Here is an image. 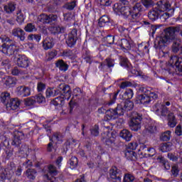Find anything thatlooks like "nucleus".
<instances>
[{
  "label": "nucleus",
  "instance_id": "13d9d810",
  "mask_svg": "<svg viewBox=\"0 0 182 182\" xmlns=\"http://www.w3.org/2000/svg\"><path fill=\"white\" fill-rule=\"evenodd\" d=\"M178 171H179L178 166L177 165L172 166L171 173L173 176H174L175 177H177V176H178Z\"/></svg>",
  "mask_w": 182,
  "mask_h": 182
},
{
  "label": "nucleus",
  "instance_id": "4d7b16f0",
  "mask_svg": "<svg viewBox=\"0 0 182 182\" xmlns=\"http://www.w3.org/2000/svg\"><path fill=\"white\" fill-rule=\"evenodd\" d=\"M58 55V52L56 50H52L48 53V60H52V59H54V58H56V55Z\"/></svg>",
  "mask_w": 182,
  "mask_h": 182
},
{
  "label": "nucleus",
  "instance_id": "ddd939ff",
  "mask_svg": "<svg viewBox=\"0 0 182 182\" xmlns=\"http://www.w3.org/2000/svg\"><path fill=\"white\" fill-rule=\"evenodd\" d=\"M31 61H29V58L25 55H21L16 58V65L18 68H26L29 66Z\"/></svg>",
  "mask_w": 182,
  "mask_h": 182
},
{
  "label": "nucleus",
  "instance_id": "603ef678",
  "mask_svg": "<svg viewBox=\"0 0 182 182\" xmlns=\"http://www.w3.org/2000/svg\"><path fill=\"white\" fill-rule=\"evenodd\" d=\"M73 55V53L70 50H65L63 52L62 56L63 58H72V55Z\"/></svg>",
  "mask_w": 182,
  "mask_h": 182
},
{
  "label": "nucleus",
  "instance_id": "9b49d317",
  "mask_svg": "<svg viewBox=\"0 0 182 182\" xmlns=\"http://www.w3.org/2000/svg\"><path fill=\"white\" fill-rule=\"evenodd\" d=\"M110 182H122V176L119 174V169L114 166L109 170Z\"/></svg>",
  "mask_w": 182,
  "mask_h": 182
},
{
  "label": "nucleus",
  "instance_id": "c03bdc74",
  "mask_svg": "<svg viewBox=\"0 0 182 182\" xmlns=\"http://www.w3.org/2000/svg\"><path fill=\"white\" fill-rule=\"evenodd\" d=\"M1 65L3 66V68H5L6 70V69H11V67L12 66L11 61L8 58H4L1 60Z\"/></svg>",
  "mask_w": 182,
  "mask_h": 182
},
{
  "label": "nucleus",
  "instance_id": "5fc2aeb1",
  "mask_svg": "<svg viewBox=\"0 0 182 182\" xmlns=\"http://www.w3.org/2000/svg\"><path fill=\"white\" fill-rule=\"evenodd\" d=\"M46 89V85L43 82H38L37 85V90L38 92H43V90H45Z\"/></svg>",
  "mask_w": 182,
  "mask_h": 182
},
{
  "label": "nucleus",
  "instance_id": "f8f14e48",
  "mask_svg": "<svg viewBox=\"0 0 182 182\" xmlns=\"http://www.w3.org/2000/svg\"><path fill=\"white\" fill-rule=\"evenodd\" d=\"M50 143L48 144L47 150L48 151H52L53 150V142L54 143H61L62 141V136L60 134L55 133L53 134L52 138H50Z\"/></svg>",
  "mask_w": 182,
  "mask_h": 182
},
{
  "label": "nucleus",
  "instance_id": "4468645a",
  "mask_svg": "<svg viewBox=\"0 0 182 182\" xmlns=\"http://www.w3.org/2000/svg\"><path fill=\"white\" fill-rule=\"evenodd\" d=\"M1 83L5 85L6 87H14L16 85V79L9 76L2 77Z\"/></svg>",
  "mask_w": 182,
  "mask_h": 182
},
{
  "label": "nucleus",
  "instance_id": "412c9836",
  "mask_svg": "<svg viewBox=\"0 0 182 182\" xmlns=\"http://www.w3.org/2000/svg\"><path fill=\"white\" fill-rule=\"evenodd\" d=\"M118 106H122V109H124L123 114H124V112H129V110L133 109V107H134V104L130 100H126L125 102L118 105Z\"/></svg>",
  "mask_w": 182,
  "mask_h": 182
},
{
  "label": "nucleus",
  "instance_id": "58836bf2",
  "mask_svg": "<svg viewBox=\"0 0 182 182\" xmlns=\"http://www.w3.org/2000/svg\"><path fill=\"white\" fill-rule=\"evenodd\" d=\"M77 158H76L75 156L71 157V159L68 161V164H70V168H71V170H73V168H76V167H77Z\"/></svg>",
  "mask_w": 182,
  "mask_h": 182
},
{
  "label": "nucleus",
  "instance_id": "3c124183",
  "mask_svg": "<svg viewBox=\"0 0 182 182\" xmlns=\"http://www.w3.org/2000/svg\"><path fill=\"white\" fill-rule=\"evenodd\" d=\"M104 41H105V42H107V43L109 45H112L114 42V36L110 35L107 36V37L104 38Z\"/></svg>",
  "mask_w": 182,
  "mask_h": 182
},
{
  "label": "nucleus",
  "instance_id": "423d86ee",
  "mask_svg": "<svg viewBox=\"0 0 182 182\" xmlns=\"http://www.w3.org/2000/svg\"><path fill=\"white\" fill-rule=\"evenodd\" d=\"M123 107L122 105H117L116 109H109L106 112V117L108 120H114L117 119L119 116H123Z\"/></svg>",
  "mask_w": 182,
  "mask_h": 182
},
{
  "label": "nucleus",
  "instance_id": "e2e57ef3",
  "mask_svg": "<svg viewBox=\"0 0 182 182\" xmlns=\"http://www.w3.org/2000/svg\"><path fill=\"white\" fill-rule=\"evenodd\" d=\"M48 21H49V23H50V22H55L58 21V16L55 14L48 15Z\"/></svg>",
  "mask_w": 182,
  "mask_h": 182
},
{
  "label": "nucleus",
  "instance_id": "393cba45",
  "mask_svg": "<svg viewBox=\"0 0 182 182\" xmlns=\"http://www.w3.org/2000/svg\"><path fill=\"white\" fill-rule=\"evenodd\" d=\"M117 45H119L122 49H124L125 50H129L131 48L130 42H129L128 40L125 38L118 41Z\"/></svg>",
  "mask_w": 182,
  "mask_h": 182
},
{
  "label": "nucleus",
  "instance_id": "79ce46f5",
  "mask_svg": "<svg viewBox=\"0 0 182 182\" xmlns=\"http://www.w3.org/2000/svg\"><path fill=\"white\" fill-rule=\"evenodd\" d=\"M138 50L139 52V55H143L144 52H149V50H147V45L146 43H142L141 44L138 45Z\"/></svg>",
  "mask_w": 182,
  "mask_h": 182
},
{
  "label": "nucleus",
  "instance_id": "cd10ccee",
  "mask_svg": "<svg viewBox=\"0 0 182 182\" xmlns=\"http://www.w3.org/2000/svg\"><path fill=\"white\" fill-rule=\"evenodd\" d=\"M46 97H55L59 95V89L48 88L46 91Z\"/></svg>",
  "mask_w": 182,
  "mask_h": 182
},
{
  "label": "nucleus",
  "instance_id": "680f3d73",
  "mask_svg": "<svg viewBox=\"0 0 182 182\" xmlns=\"http://www.w3.org/2000/svg\"><path fill=\"white\" fill-rule=\"evenodd\" d=\"M75 6H76V1H72L66 4L67 9H70V11H72V9H75Z\"/></svg>",
  "mask_w": 182,
  "mask_h": 182
},
{
  "label": "nucleus",
  "instance_id": "a211bd4d",
  "mask_svg": "<svg viewBox=\"0 0 182 182\" xmlns=\"http://www.w3.org/2000/svg\"><path fill=\"white\" fill-rule=\"evenodd\" d=\"M156 8L158 9L159 12L161 14V12L170 11V9H170L171 8V4L167 2L159 1Z\"/></svg>",
  "mask_w": 182,
  "mask_h": 182
},
{
  "label": "nucleus",
  "instance_id": "c756f323",
  "mask_svg": "<svg viewBox=\"0 0 182 182\" xmlns=\"http://www.w3.org/2000/svg\"><path fill=\"white\" fill-rule=\"evenodd\" d=\"M145 130L149 133H156V124L153 121L149 122L145 125Z\"/></svg>",
  "mask_w": 182,
  "mask_h": 182
},
{
  "label": "nucleus",
  "instance_id": "a19ab883",
  "mask_svg": "<svg viewBox=\"0 0 182 182\" xmlns=\"http://www.w3.org/2000/svg\"><path fill=\"white\" fill-rule=\"evenodd\" d=\"M38 21L42 23H49V15L43 14L38 17Z\"/></svg>",
  "mask_w": 182,
  "mask_h": 182
},
{
  "label": "nucleus",
  "instance_id": "39448f33",
  "mask_svg": "<svg viewBox=\"0 0 182 182\" xmlns=\"http://www.w3.org/2000/svg\"><path fill=\"white\" fill-rule=\"evenodd\" d=\"M166 106H170V102H166L165 104L158 102L152 107V110L158 116L166 117L167 114H168V109Z\"/></svg>",
  "mask_w": 182,
  "mask_h": 182
},
{
  "label": "nucleus",
  "instance_id": "4be33fe9",
  "mask_svg": "<svg viewBox=\"0 0 182 182\" xmlns=\"http://www.w3.org/2000/svg\"><path fill=\"white\" fill-rule=\"evenodd\" d=\"M21 105V101L18 98L11 100L9 102L6 104V107H10L11 110H16Z\"/></svg>",
  "mask_w": 182,
  "mask_h": 182
},
{
  "label": "nucleus",
  "instance_id": "a878e982",
  "mask_svg": "<svg viewBox=\"0 0 182 182\" xmlns=\"http://www.w3.org/2000/svg\"><path fill=\"white\" fill-rule=\"evenodd\" d=\"M160 15V11H159L156 7H155L152 11L149 13L148 17L149 18V19H151V21H156V19H158Z\"/></svg>",
  "mask_w": 182,
  "mask_h": 182
},
{
  "label": "nucleus",
  "instance_id": "0e129e2a",
  "mask_svg": "<svg viewBox=\"0 0 182 182\" xmlns=\"http://www.w3.org/2000/svg\"><path fill=\"white\" fill-rule=\"evenodd\" d=\"M36 101H35V97L33 98H28L26 100V105L27 106H32V105H35Z\"/></svg>",
  "mask_w": 182,
  "mask_h": 182
},
{
  "label": "nucleus",
  "instance_id": "7c9ffc66",
  "mask_svg": "<svg viewBox=\"0 0 182 182\" xmlns=\"http://www.w3.org/2000/svg\"><path fill=\"white\" fill-rule=\"evenodd\" d=\"M168 124L170 127H176L177 124V121H176V117L173 113L168 114Z\"/></svg>",
  "mask_w": 182,
  "mask_h": 182
},
{
  "label": "nucleus",
  "instance_id": "09e8293b",
  "mask_svg": "<svg viewBox=\"0 0 182 182\" xmlns=\"http://www.w3.org/2000/svg\"><path fill=\"white\" fill-rule=\"evenodd\" d=\"M35 102L36 103H45L46 102V99L45 97H43V95L39 94L38 95H36L34 97Z\"/></svg>",
  "mask_w": 182,
  "mask_h": 182
},
{
  "label": "nucleus",
  "instance_id": "c9c22d12",
  "mask_svg": "<svg viewBox=\"0 0 182 182\" xmlns=\"http://www.w3.org/2000/svg\"><path fill=\"white\" fill-rule=\"evenodd\" d=\"M50 31L52 33L54 34L62 33V32L65 31V28L63 27H60V26H53L50 27Z\"/></svg>",
  "mask_w": 182,
  "mask_h": 182
},
{
  "label": "nucleus",
  "instance_id": "bb28decb",
  "mask_svg": "<svg viewBox=\"0 0 182 182\" xmlns=\"http://www.w3.org/2000/svg\"><path fill=\"white\" fill-rule=\"evenodd\" d=\"M173 149V144L171 142L164 143L161 144L159 150L162 153H166V151H170Z\"/></svg>",
  "mask_w": 182,
  "mask_h": 182
},
{
  "label": "nucleus",
  "instance_id": "72a5a7b5",
  "mask_svg": "<svg viewBox=\"0 0 182 182\" xmlns=\"http://www.w3.org/2000/svg\"><path fill=\"white\" fill-rule=\"evenodd\" d=\"M24 31L26 32L32 33V32H36V31H38V28H36V26H35L34 23H28L24 27Z\"/></svg>",
  "mask_w": 182,
  "mask_h": 182
},
{
  "label": "nucleus",
  "instance_id": "c85d7f7f",
  "mask_svg": "<svg viewBox=\"0 0 182 182\" xmlns=\"http://www.w3.org/2000/svg\"><path fill=\"white\" fill-rule=\"evenodd\" d=\"M124 156L127 160L134 161L136 160V153L132 149H126L124 151Z\"/></svg>",
  "mask_w": 182,
  "mask_h": 182
},
{
  "label": "nucleus",
  "instance_id": "774afa93",
  "mask_svg": "<svg viewBox=\"0 0 182 182\" xmlns=\"http://www.w3.org/2000/svg\"><path fill=\"white\" fill-rule=\"evenodd\" d=\"M92 136H99V127L95 126L94 129H91Z\"/></svg>",
  "mask_w": 182,
  "mask_h": 182
},
{
  "label": "nucleus",
  "instance_id": "338daca9",
  "mask_svg": "<svg viewBox=\"0 0 182 182\" xmlns=\"http://www.w3.org/2000/svg\"><path fill=\"white\" fill-rule=\"evenodd\" d=\"M131 73H132V76H135V77L140 76V75H141V72L136 70V68H132L131 70Z\"/></svg>",
  "mask_w": 182,
  "mask_h": 182
},
{
  "label": "nucleus",
  "instance_id": "0eeeda50",
  "mask_svg": "<svg viewBox=\"0 0 182 182\" xmlns=\"http://www.w3.org/2000/svg\"><path fill=\"white\" fill-rule=\"evenodd\" d=\"M109 127L105 128V131L102 134V141L106 143L107 146H112L116 140V133L109 132Z\"/></svg>",
  "mask_w": 182,
  "mask_h": 182
},
{
  "label": "nucleus",
  "instance_id": "7ed1b4c3",
  "mask_svg": "<svg viewBox=\"0 0 182 182\" xmlns=\"http://www.w3.org/2000/svg\"><path fill=\"white\" fill-rule=\"evenodd\" d=\"M59 90V95L58 97L55 98L54 103L55 106H58V105H62L65 100H69L70 96L72 95V92L70 91V87L69 85H65L61 84L58 87Z\"/></svg>",
  "mask_w": 182,
  "mask_h": 182
},
{
  "label": "nucleus",
  "instance_id": "052dcab7",
  "mask_svg": "<svg viewBox=\"0 0 182 182\" xmlns=\"http://www.w3.org/2000/svg\"><path fill=\"white\" fill-rule=\"evenodd\" d=\"M138 146L139 145L137 144V143H136V142H131L130 144H129L128 149H127L132 150V151H133V150H136V149H137Z\"/></svg>",
  "mask_w": 182,
  "mask_h": 182
},
{
  "label": "nucleus",
  "instance_id": "aec40b11",
  "mask_svg": "<svg viewBox=\"0 0 182 182\" xmlns=\"http://www.w3.org/2000/svg\"><path fill=\"white\" fill-rule=\"evenodd\" d=\"M181 62H182L181 58H179L178 56H176V55H173L171 57L168 61V65H170V66H172V68H178Z\"/></svg>",
  "mask_w": 182,
  "mask_h": 182
},
{
  "label": "nucleus",
  "instance_id": "6ab92c4d",
  "mask_svg": "<svg viewBox=\"0 0 182 182\" xmlns=\"http://www.w3.org/2000/svg\"><path fill=\"white\" fill-rule=\"evenodd\" d=\"M55 46V41L53 38L50 37H46L43 41V48L45 50H48V49H52Z\"/></svg>",
  "mask_w": 182,
  "mask_h": 182
},
{
  "label": "nucleus",
  "instance_id": "8fccbe9b",
  "mask_svg": "<svg viewBox=\"0 0 182 182\" xmlns=\"http://www.w3.org/2000/svg\"><path fill=\"white\" fill-rule=\"evenodd\" d=\"M134 181V176L130 173H126L124 176V182Z\"/></svg>",
  "mask_w": 182,
  "mask_h": 182
},
{
  "label": "nucleus",
  "instance_id": "49530a36",
  "mask_svg": "<svg viewBox=\"0 0 182 182\" xmlns=\"http://www.w3.org/2000/svg\"><path fill=\"white\" fill-rule=\"evenodd\" d=\"M28 41H36V42H41L42 37L39 34H31L28 36Z\"/></svg>",
  "mask_w": 182,
  "mask_h": 182
},
{
  "label": "nucleus",
  "instance_id": "2f4dec72",
  "mask_svg": "<svg viewBox=\"0 0 182 182\" xmlns=\"http://www.w3.org/2000/svg\"><path fill=\"white\" fill-rule=\"evenodd\" d=\"M134 95V93L133 92V90L128 89L126 90L123 95H120V99H125V100H128V99H132Z\"/></svg>",
  "mask_w": 182,
  "mask_h": 182
},
{
  "label": "nucleus",
  "instance_id": "b1692460",
  "mask_svg": "<svg viewBox=\"0 0 182 182\" xmlns=\"http://www.w3.org/2000/svg\"><path fill=\"white\" fill-rule=\"evenodd\" d=\"M4 9L6 14H12L16 9V4L14 2H9L4 6Z\"/></svg>",
  "mask_w": 182,
  "mask_h": 182
},
{
  "label": "nucleus",
  "instance_id": "37998d69",
  "mask_svg": "<svg viewBox=\"0 0 182 182\" xmlns=\"http://www.w3.org/2000/svg\"><path fill=\"white\" fill-rule=\"evenodd\" d=\"M161 18L166 20L168 19L171 16L174 15V9H171L170 10L167 11L166 12L164 13L163 14H160Z\"/></svg>",
  "mask_w": 182,
  "mask_h": 182
},
{
  "label": "nucleus",
  "instance_id": "f03ea898",
  "mask_svg": "<svg viewBox=\"0 0 182 182\" xmlns=\"http://www.w3.org/2000/svg\"><path fill=\"white\" fill-rule=\"evenodd\" d=\"M139 92L144 94L137 97L138 103L144 105L145 106H147V105L150 103L151 99H157V97H159V95H157L156 92L150 91V90L144 87H140Z\"/></svg>",
  "mask_w": 182,
  "mask_h": 182
},
{
  "label": "nucleus",
  "instance_id": "a18cd8bd",
  "mask_svg": "<svg viewBox=\"0 0 182 182\" xmlns=\"http://www.w3.org/2000/svg\"><path fill=\"white\" fill-rule=\"evenodd\" d=\"M1 100L3 103H5V102H8L9 99H11V94L8 92H2L0 95Z\"/></svg>",
  "mask_w": 182,
  "mask_h": 182
},
{
  "label": "nucleus",
  "instance_id": "1a4fd4ad",
  "mask_svg": "<svg viewBox=\"0 0 182 182\" xmlns=\"http://www.w3.org/2000/svg\"><path fill=\"white\" fill-rule=\"evenodd\" d=\"M48 174L44 176V180L46 182H55L56 181V178L55 176L58 174V170L53 165H50L48 167Z\"/></svg>",
  "mask_w": 182,
  "mask_h": 182
},
{
  "label": "nucleus",
  "instance_id": "5701e85b",
  "mask_svg": "<svg viewBox=\"0 0 182 182\" xmlns=\"http://www.w3.org/2000/svg\"><path fill=\"white\" fill-rule=\"evenodd\" d=\"M119 136L126 141H130L133 137L132 132L127 129H122L119 133Z\"/></svg>",
  "mask_w": 182,
  "mask_h": 182
},
{
  "label": "nucleus",
  "instance_id": "864d4df0",
  "mask_svg": "<svg viewBox=\"0 0 182 182\" xmlns=\"http://www.w3.org/2000/svg\"><path fill=\"white\" fill-rule=\"evenodd\" d=\"M141 4L145 6V8H150L153 5L151 0H141Z\"/></svg>",
  "mask_w": 182,
  "mask_h": 182
},
{
  "label": "nucleus",
  "instance_id": "473e14b6",
  "mask_svg": "<svg viewBox=\"0 0 182 182\" xmlns=\"http://www.w3.org/2000/svg\"><path fill=\"white\" fill-rule=\"evenodd\" d=\"M56 67L60 69V70H63V72H66L68 70V66L63 60H59L56 63Z\"/></svg>",
  "mask_w": 182,
  "mask_h": 182
},
{
  "label": "nucleus",
  "instance_id": "bf43d9fd",
  "mask_svg": "<svg viewBox=\"0 0 182 182\" xmlns=\"http://www.w3.org/2000/svg\"><path fill=\"white\" fill-rule=\"evenodd\" d=\"M159 160H160V161H161L163 163L164 167L166 170H170V164H168V162L164 161V157H159Z\"/></svg>",
  "mask_w": 182,
  "mask_h": 182
},
{
  "label": "nucleus",
  "instance_id": "e433bc0d",
  "mask_svg": "<svg viewBox=\"0 0 182 182\" xmlns=\"http://www.w3.org/2000/svg\"><path fill=\"white\" fill-rule=\"evenodd\" d=\"M26 176L29 178V180H35V177H36V171L34 169H28L26 173Z\"/></svg>",
  "mask_w": 182,
  "mask_h": 182
},
{
  "label": "nucleus",
  "instance_id": "dca6fc26",
  "mask_svg": "<svg viewBox=\"0 0 182 182\" xmlns=\"http://www.w3.org/2000/svg\"><path fill=\"white\" fill-rule=\"evenodd\" d=\"M22 139H23V133L21 132H14L13 141L11 142L12 146L18 147L22 143Z\"/></svg>",
  "mask_w": 182,
  "mask_h": 182
},
{
  "label": "nucleus",
  "instance_id": "6e6d98bb",
  "mask_svg": "<svg viewBox=\"0 0 182 182\" xmlns=\"http://www.w3.org/2000/svg\"><path fill=\"white\" fill-rule=\"evenodd\" d=\"M132 82L129 81L122 82L119 85L120 89H126V87H130Z\"/></svg>",
  "mask_w": 182,
  "mask_h": 182
},
{
  "label": "nucleus",
  "instance_id": "ea45409f",
  "mask_svg": "<svg viewBox=\"0 0 182 182\" xmlns=\"http://www.w3.org/2000/svg\"><path fill=\"white\" fill-rule=\"evenodd\" d=\"M109 17H107V16H102L98 22V25L99 26H100V28H103V26H105L106 23H109Z\"/></svg>",
  "mask_w": 182,
  "mask_h": 182
},
{
  "label": "nucleus",
  "instance_id": "9d476101",
  "mask_svg": "<svg viewBox=\"0 0 182 182\" xmlns=\"http://www.w3.org/2000/svg\"><path fill=\"white\" fill-rule=\"evenodd\" d=\"M18 51V48L16 45L11 43V41L6 43V46L3 48V50L1 51L5 55H14L15 52Z\"/></svg>",
  "mask_w": 182,
  "mask_h": 182
},
{
  "label": "nucleus",
  "instance_id": "de8ad7c7",
  "mask_svg": "<svg viewBox=\"0 0 182 182\" xmlns=\"http://www.w3.org/2000/svg\"><path fill=\"white\" fill-rule=\"evenodd\" d=\"M25 21V16H23V14H22V11H19L17 13V18L16 21L18 23H22Z\"/></svg>",
  "mask_w": 182,
  "mask_h": 182
},
{
  "label": "nucleus",
  "instance_id": "69168bd1",
  "mask_svg": "<svg viewBox=\"0 0 182 182\" xmlns=\"http://www.w3.org/2000/svg\"><path fill=\"white\" fill-rule=\"evenodd\" d=\"M127 62H129V60H127V58L120 57V65H121V66H126L127 65Z\"/></svg>",
  "mask_w": 182,
  "mask_h": 182
},
{
  "label": "nucleus",
  "instance_id": "4c0bfd02",
  "mask_svg": "<svg viewBox=\"0 0 182 182\" xmlns=\"http://www.w3.org/2000/svg\"><path fill=\"white\" fill-rule=\"evenodd\" d=\"M171 137V132L166 131L165 132H163L161 134L160 136V139L162 140V141H168Z\"/></svg>",
  "mask_w": 182,
  "mask_h": 182
},
{
  "label": "nucleus",
  "instance_id": "f704fd0d",
  "mask_svg": "<svg viewBox=\"0 0 182 182\" xmlns=\"http://www.w3.org/2000/svg\"><path fill=\"white\" fill-rule=\"evenodd\" d=\"M11 39L9 38L4 36L2 37H0V50L2 52L4 50V48H5V46L9 42Z\"/></svg>",
  "mask_w": 182,
  "mask_h": 182
},
{
  "label": "nucleus",
  "instance_id": "2eb2a0df",
  "mask_svg": "<svg viewBox=\"0 0 182 182\" xmlns=\"http://www.w3.org/2000/svg\"><path fill=\"white\" fill-rule=\"evenodd\" d=\"M12 35H13V36L18 38V39H19V41H21V42H23V41H25V39H26L25 31L21 28H16L13 29Z\"/></svg>",
  "mask_w": 182,
  "mask_h": 182
},
{
  "label": "nucleus",
  "instance_id": "20e7f679",
  "mask_svg": "<svg viewBox=\"0 0 182 182\" xmlns=\"http://www.w3.org/2000/svg\"><path fill=\"white\" fill-rule=\"evenodd\" d=\"M129 128L133 132H137L141 129V115L137 112L132 113V117L129 122Z\"/></svg>",
  "mask_w": 182,
  "mask_h": 182
},
{
  "label": "nucleus",
  "instance_id": "6e6552de",
  "mask_svg": "<svg viewBox=\"0 0 182 182\" xmlns=\"http://www.w3.org/2000/svg\"><path fill=\"white\" fill-rule=\"evenodd\" d=\"M65 42L70 48H73L76 45V42H77V30L76 28L73 29L68 34Z\"/></svg>",
  "mask_w": 182,
  "mask_h": 182
},
{
  "label": "nucleus",
  "instance_id": "f257e3e1",
  "mask_svg": "<svg viewBox=\"0 0 182 182\" xmlns=\"http://www.w3.org/2000/svg\"><path fill=\"white\" fill-rule=\"evenodd\" d=\"M143 9L141 3L136 4L132 9L129 6L114 4V11L117 15H122L124 18H129L131 16L132 19H139L140 18V12Z\"/></svg>",
  "mask_w": 182,
  "mask_h": 182
},
{
  "label": "nucleus",
  "instance_id": "f3484780",
  "mask_svg": "<svg viewBox=\"0 0 182 182\" xmlns=\"http://www.w3.org/2000/svg\"><path fill=\"white\" fill-rule=\"evenodd\" d=\"M17 95L22 96V97H26V96H31V88L25 86L18 87L16 89Z\"/></svg>",
  "mask_w": 182,
  "mask_h": 182
}]
</instances>
